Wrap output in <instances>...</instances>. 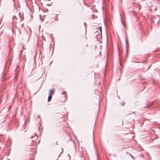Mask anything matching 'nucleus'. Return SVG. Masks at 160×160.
I'll list each match as a JSON object with an SVG mask.
<instances>
[{
    "mask_svg": "<svg viewBox=\"0 0 160 160\" xmlns=\"http://www.w3.org/2000/svg\"><path fill=\"white\" fill-rule=\"evenodd\" d=\"M33 137V136H32L31 137V138H32Z\"/></svg>",
    "mask_w": 160,
    "mask_h": 160,
    "instance_id": "obj_11",
    "label": "nucleus"
},
{
    "mask_svg": "<svg viewBox=\"0 0 160 160\" xmlns=\"http://www.w3.org/2000/svg\"><path fill=\"white\" fill-rule=\"evenodd\" d=\"M62 94L65 95V96L66 98L67 97V95H66V92L65 91L63 92Z\"/></svg>",
    "mask_w": 160,
    "mask_h": 160,
    "instance_id": "obj_5",
    "label": "nucleus"
},
{
    "mask_svg": "<svg viewBox=\"0 0 160 160\" xmlns=\"http://www.w3.org/2000/svg\"><path fill=\"white\" fill-rule=\"evenodd\" d=\"M131 157L133 158V156L132 155H131Z\"/></svg>",
    "mask_w": 160,
    "mask_h": 160,
    "instance_id": "obj_12",
    "label": "nucleus"
},
{
    "mask_svg": "<svg viewBox=\"0 0 160 160\" xmlns=\"http://www.w3.org/2000/svg\"><path fill=\"white\" fill-rule=\"evenodd\" d=\"M35 151H35V150L34 151H33V152L34 153V152H35Z\"/></svg>",
    "mask_w": 160,
    "mask_h": 160,
    "instance_id": "obj_17",
    "label": "nucleus"
},
{
    "mask_svg": "<svg viewBox=\"0 0 160 160\" xmlns=\"http://www.w3.org/2000/svg\"><path fill=\"white\" fill-rule=\"evenodd\" d=\"M84 24L85 25V28H86V24L85 22L84 23Z\"/></svg>",
    "mask_w": 160,
    "mask_h": 160,
    "instance_id": "obj_8",
    "label": "nucleus"
},
{
    "mask_svg": "<svg viewBox=\"0 0 160 160\" xmlns=\"http://www.w3.org/2000/svg\"><path fill=\"white\" fill-rule=\"evenodd\" d=\"M39 128H38V130H39Z\"/></svg>",
    "mask_w": 160,
    "mask_h": 160,
    "instance_id": "obj_18",
    "label": "nucleus"
},
{
    "mask_svg": "<svg viewBox=\"0 0 160 160\" xmlns=\"http://www.w3.org/2000/svg\"><path fill=\"white\" fill-rule=\"evenodd\" d=\"M156 138H158V135H156Z\"/></svg>",
    "mask_w": 160,
    "mask_h": 160,
    "instance_id": "obj_7",
    "label": "nucleus"
},
{
    "mask_svg": "<svg viewBox=\"0 0 160 160\" xmlns=\"http://www.w3.org/2000/svg\"><path fill=\"white\" fill-rule=\"evenodd\" d=\"M34 134H35V135H36V133H34Z\"/></svg>",
    "mask_w": 160,
    "mask_h": 160,
    "instance_id": "obj_13",
    "label": "nucleus"
},
{
    "mask_svg": "<svg viewBox=\"0 0 160 160\" xmlns=\"http://www.w3.org/2000/svg\"><path fill=\"white\" fill-rule=\"evenodd\" d=\"M23 26V24L22 23H19V26H21L20 28H22Z\"/></svg>",
    "mask_w": 160,
    "mask_h": 160,
    "instance_id": "obj_4",
    "label": "nucleus"
},
{
    "mask_svg": "<svg viewBox=\"0 0 160 160\" xmlns=\"http://www.w3.org/2000/svg\"><path fill=\"white\" fill-rule=\"evenodd\" d=\"M8 62L7 61L6 63L5 64V66H6V64H8ZM8 72L7 69L6 68H5V66L4 70L2 72V76L3 77L7 74V72Z\"/></svg>",
    "mask_w": 160,
    "mask_h": 160,
    "instance_id": "obj_1",
    "label": "nucleus"
},
{
    "mask_svg": "<svg viewBox=\"0 0 160 160\" xmlns=\"http://www.w3.org/2000/svg\"><path fill=\"white\" fill-rule=\"evenodd\" d=\"M122 24H123V25L124 26H125V24L123 23V22H122Z\"/></svg>",
    "mask_w": 160,
    "mask_h": 160,
    "instance_id": "obj_9",
    "label": "nucleus"
},
{
    "mask_svg": "<svg viewBox=\"0 0 160 160\" xmlns=\"http://www.w3.org/2000/svg\"><path fill=\"white\" fill-rule=\"evenodd\" d=\"M62 151L61 152H63V149L62 148Z\"/></svg>",
    "mask_w": 160,
    "mask_h": 160,
    "instance_id": "obj_14",
    "label": "nucleus"
},
{
    "mask_svg": "<svg viewBox=\"0 0 160 160\" xmlns=\"http://www.w3.org/2000/svg\"><path fill=\"white\" fill-rule=\"evenodd\" d=\"M54 89H51L49 92V95H52L54 94Z\"/></svg>",
    "mask_w": 160,
    "mask_h": 160,
    "instance_id": "obj_2",
    "label": "nucleus"
},
{
    "mask_svg": "<svg viewBox=\"0 0 160 160\" xmlns=\"http://www.w3.org/2000/svg\"><path fill=\"white\" fill-rule=\"evenodd\" d=\"M32 141L33 142V143H35V141L34 140H32ZM33 144H34V143H33Z\"/></svg>",
    "mask_w": 160,
    "mask_h": 160,
    "instance_id": "obj_10",
    "label": "nucleus"
},
{
    "mask_svg": "<svg viewBox=\"0 0 160 160\" xmlns=\"http://www.w3.org/2000/svg\"><path fill=\"white\" fill-rule=\"evenodd\" d=\"M52 98V96L51 95H49L48 96V102H50Z\"/></svg>",
    "mask_w": 160,
    "mask_h": 160,
    "instance_id": "obj_3",
    "label": "nucleus"
},
{
    "mask_svg": "<svg viewBox=\"0 0 160 160\" xmlns=\"http://www.w3.org/2000/svg\"><path fill=\"white\" fill-rule=\"evenodd\" d=\"M99 29L100 32L102 33V27H99Z\"/></svg>",
    "mask_w": 160,
    "mask_h": 160,
    "instance_id": "obj_6",
    "label": "nucleus"
},
{
    "mask_svg": "<svg viewBox=\"0 0 160 160\" xmlns=\"http://www.w3.org/2000/svg\"><path fill=\"white\" fill-rule=\"evenodd\" d=\"M56 144H57V145H58V142H56Z\"/></svg>",
    "mask_w": 160,
    "mask_h": 160,
    "instance_id": "obj_15",
    "label": "nucleus"
},
{
    "mask_svg": "<svg viewBox=\"0 0 160 160\" xmlns=\"http://www.w3.org/2000/svg\"><path fill=\"white\" fill-rule=\"evenodd\" d=\"M124 103H123V104H122V106H123L124 105Z\"/></svg>",
    "mask_w": 160,
    "mask_h": 160,
    "instance_id": "obj_16",
    "label": "nucleus"
}]
</instances>
